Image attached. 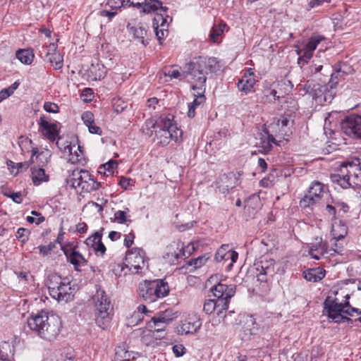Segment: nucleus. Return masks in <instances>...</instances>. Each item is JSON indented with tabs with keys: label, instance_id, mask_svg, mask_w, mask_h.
I'll return each mask as SVG.
<instances>
[{
	"label": "nucleus",
	"instance_id": "1",
	"mask_svg": "<svg viewBox=\"0 0 361 361\" xmlns=\"http://www.w3.org/2000/svg\"><path fill=\"white\" fill-rule=\"evenodd\" d=\"M186 78L190 77L192 82L191 88H205L207 75L208 73H216L220 70L219 61L214 57H199L192 61L185 64Z\"/></svg>",
	"mask_w": 361,
	"mask_h": 361
},
{
	"label": "nucleus",
	"instance_id": "2",
	"mask_svg": "<svg viewBox=\"0 0 361 361\" xmlns=\"http://www.w3.org/2000/svg\"><path fill=\"white\" fill-rule=\"evenodd\" d=\"M27 323L31 331L47 341L56 339L61 327L60 318L55 314L49 315L45 311L32 315Z\"/></svg>",
	"mask_w": 361,
	"mask_h": 361
},
{
	"label": "nucleus",
	"instance_id": "3",
	"mask_svg": "<svg viewBox=\"0 0 361 361\" xmlns=\"http://www.w3.org/2000/svg\"><path fill=\"white\" fill-rule=\"evenodd\" d=\"M135 2L141 3L135 7L142 8L145 13L157 12L153 19L152 25L156 37L161 44L165 36L168 34V27L171 21V18L166 14L168 8L162 6V3L159 0H134Z\"/></svg>",
	"mask_w": 361,
	"mask_h": 361
},
{
	"label": "nucleus",
	"instance_id": "4",
	"mask_svg": "<svg viewBox=\"0 0 361 361\" xmlns=\"http://www.w3.org/2000/svg\"><path fill=\"white\" fill-rule=\"evenodd\" d=\"M212 292L216 299H209L204 302L203 310L207 314L216 312L218 316L227 310L230 300L235 293V285H226L222 283L214 286Z\"/></svg>",
	"mask_w": 361,
	"mask_h": 361
},
{
	"label": "nucleus",
	"instance_id": "5",
	"mask_svg": "<svg viewBox=\"0 0 361 361\" xmlns=\"http://www.w3.org/2000/svg\"><path fill=\"white\" fill-rule=\"evenodd\" d=\"M152 127L154 129L160 143L164 145L168 144L170 140L177 141L182 135L181 130L173 123V117L170 114L164 117L161 116Z\"/></svg>",
	"mask_w": 361,
	"mask_h": 361
},
{
	"label": "nucleus",
	"instance_id": "6",
	"mask_svg": "<svg viewBox=\"0 0 361 361\" xmlns=\"http://www.w3.org/2000/svg\"><path fill=\"white\" fill-rule=\"evenodd\" d=\"M169 292L168 283L163 280L144 281L138 286V295L147 303L163 298Z\"/></svg>",
	"mask_w": 361,
	"mask_h": 361
},
{
	"label": "nucleus",
	"instance_id": "7",
	"mask_svg": "<svg viewBox=\"0 0 361 361\" xmlns=\"http://www.w3.org/2000/svg\"><path fill=\"white\" fill-rule=\"evenodd\" d=\"M94 319L98 326L106 329L110 324L111 301L104 290H97L93 297Z\"/></svg>",
	"mask_w": 361,
	"mask_h": 361
},
{
	"label": "nucleus",
	"instance_id": "8",
	"mask_svg": "<svg viewBox=\"0 0 361 361\" xmlns=\"http://www.w3.org/2000/svg\"><path fill=\"white\" fill-rule=\"evenodd\" d=\"M49 295L59 302H66L73 296L74 288L69 281H65L60 276L49 277L47 283Z\"/></svg>",
	"mask_w": 361,
	"mask_h": 361
},
{
	"label": "nucleus",
	"instance_id": "9",
	"mask_svg": "<svg viewBox=\"0 0 361 361\" xmlns=\"http://www.w3.org/2000/svg\"><path fill=\"white\" fill-rule=\"evenodd\" d=\"M324 305L329 318L335 322L340 323L348 319V317L342 314L343 312L351 315L348 309L345 310L349 305L347 300L343 303L339 302L338 298L331 299L330 297H327Z\"/></svg>",
	"mask_w": 361,
	"mask_h": 361
},
{
	"label": "nucleus",
	"instance_id": "10",
	"mask_svg": "<svg viewBox=\"0 0 361 361\" xmlns=\"http://www.w3.org/2000/svg\"><path fill=\"white\" fill-rule=\"evenodd\" d=\"M73 175L72 185L75 189L80 190V192H91L100 186L101 183L86 170L74 171Z\"/></svg>",
	"mask_w": 361,
	"mask_h": 361
},
{
	"label": "nucleus",
	"instance_id": "11",
	"mask_svg": "<svg viewBox=\"0 0 361 361\" xmlns=\"http://www.w3.org/2000/svg\"><path fill=\"white\" fill-rule=\"evenodd\" d=\"M126 265L132 274H138L145 266V252L141 248H133L126 255Z\"/></svg>",
	"mask_w": 361,
	"mask_h": 361
},
{
	"label": "nucleus",
	"instance_id": "12",
	"mask_svg": "<svg viewBox=\"0 0 361 361\" xmlns=\"http://www.w3.org/2000/svg\"><path fill=\"white\" fill-rule=\"evenodd\" d=\"M293 126V120L288 115H283L280 118L274 120L271 123L268 129L276 137H280L286 139L292 134V127Z\"/></svg>",
	"mask_w": 361,
	"mask_h": 361
},
{
	"label": "nucleus",
	"instance_id": "13",
	"mask_svg": "<svg viewBox=\"0 0 361 361\" xmlns=\"http://www.w3.org/2000/svg\"><path fill=\"white\" fill-rule=\"evenodd\" d=\"M202 326L200 316L195 313H189L176 327V331L179 335H188L196 334Z\"/></svg>",
	"mask_w": 361,
	"mask_h": 361
},
{
	"label": "nucleus",
	"instance_id": "14",
	"mask_svg": "<svg viewBox=\"0 0 361 361\" xmlns=\"http://www.w3.org/2000/svg\"><path fill=\"white\" fill-rule=\"evenodd\" d=\"M341 130L353 138L361 139V115L350 114L341 123Z\"/></svg>",
	"mask_w": 361,
	"mask_h": 361
},
{
	"label": "nucleus",
	"instance_id": "15",
	"mask_svg": "<svg viewBox=\"0 0 361 361\" xmlns=\"http://www.w3.org/2000/svg\"><path fill=\"white\" fill-rule=\"evenodd\" d=\"M253 269L255 270L254 276L260 282H265L267 280L268 275L272 276L274 273V260L262 259L255 263Z\"/></svg>",
	"mask_w": 361,
	"mask_h": 361
},
{
	"label": "nucleus",
	"instance_id": "16",
	"mask_svg": "<svg viewBox=\"0 0 361 361\" xmlns=\"http://www.w3.org/2000/svg\"><path fill=\"white\" fill-rule=\"evenodd\" d=\"M325 39L326 38L323 35H317L312 36L303 48L297 50L299 60L307 62L312 56L313 52L317 49L318 44Z\"/></svg>",
	"mask_w": 361,
	"mask_h": 361
},
{
	"label": "nucleus",
	"instance_id": "17",
	"mask_svg": "<svg viewBox=\"0 0 361 361\" xmlns=\"http://www.w3.org/2000/svg\"><path fill=\"white\" fill-rule=\"evenodd\" d=\"M332 182L338 183L342 188L353 187L351 171L348 162H343L341 165L340 173L331 176Z\"/></svg>",
	"mask_w": 361,
	"mask_h": 361
},
{
	"label": "nucleus",
	"instance_id": "18",
	"mask_svg": "<svg viewBox=\"0 0 361 361\" xmlns=\"http://www.w3.org/2000/svg\"><path fill=\"white\" fill-rule=\"evenodd\" d=\"M44 51H46L45 58L56 69L59 70L63 67V57L57 50V45L55 43H51L49 46L42 47Z\"/></svg>",
	"mask_w": 361,
	"mask_h": 361
},
{
	"label": "nucleus",
	"instance_id": "19",
	"mask_svg": "<svg viewBox=\"0 0 361 361\" xmlns=\"http://www.w3.org/2000/svg\"><path fill=\"white\" fill-rule=\"evenodd\" d=\"M274 144L277 145L274 135L269 129L265 128L259 133L256 145L261 149L262 152L268 153Z\"/></svg>",
	"mask_w": 361,
	"mask_h": 361
},
{
	"label": "nucleus",
	"instance_id": "20",
	"mask_svg": "<svg viewBox=\"0 0 361 361\" xmlns=\"http://www.w3.org/2000/svg\"><path fill=\"white\" fill-rule=\"evenodd\" d=\"M255 83V73L252 68H249L238 80L237 87L240 92L247 94L252 91Z\"/></svg>",
	"mask_w": 361,
	"mask_h": 361
},
{
	"label": "nucleus",
	"instance_id": "21",
	"mask_svg": "<svg viewBox=\"0 0 361 361\" xmlns=\"http://www.w3.org/2000/svg\"><path fill=\"white\" fill-rule=\"evenodd\" d=\"M238 185V179L233 173H224L216 181V185L219 191L224 194L228 193L230 190Z\"/></svg>",
	"mask_w": 361,
	"mask_h": 361
},
{
	"label": "nucleus",
	"instance_id": "22",
	"mask_svg": "<svg viewBox=\"0 0 361 361\" xmlns=\"http://www.w3.org/2000/svg\"><path fill=\"white\" fill-rule=\"evenodd\" d=\"M51 157V152L48 149L33 147L32 149L31 161L37 164V167L44 168L49 163Z\"/></svg>",
	"mask_w": 361,
	"mask_h": 361
},
{
	"label": "nucleus",
	"instance_id": "23",
	"mask_svg": "<svg viewBox=\"0 0 361 361\" xmlns=\"http://www.w3.org/2000/svg\"><path fill=\"white\" fill-rule=\"evenodd\" d=\"M341 249H331L328 250L326 243L320 242L318 245H312L310 250V255L315 259H320L322 257H326L324 255L330 252V255H334L335 253L341 254Z\"/></svg>",
	"mask_w": 361,
	"mask_h": 361
},
{
	"label": "nucleus",
	"instance_id": "24",
	"mask_svg": "<svg viewBox=\"0 0 361 361\" xmlns=\"http://www.w3.org/2000/svg\"><path fill=\"white\" fill-rule=\"evenodd\" d=\"M39 130L51 142H54L58 135L56 123H49L44 116H41L39 121Z\"/></svg>",
	"mask_w": 361,
	"mask_h": 361
},
{
	"label": "nucleus",
	"instance_id": "25",
	"mask_svg": "<svg viewBox=\"0 0 361 361\" xmlns=\"http://www.w3.org/2000/svg\"><path fill=\"white\" fill-rule=\"evenodd\" d=\"M64 253L68 262L73 265L75 271H81L82 268L87 264V261L85 257L75 249L65 251Z\"/></svg>",
	"mask_w": 361,
	"mask_h": 361
},
{
	"label": "nucleus",
	"instance_id": "26",
	"mask_svg": "<svg viewBox=\"0 0 361 361\" xmlns=\"http://www.w3.org/2000/svg\"><path fill=\"white\" fill-rule=\"evenodd\" d=\"M238 254L237 252L229 250L228 245H223L216 251L214 259L217 262L222 261L227 262L229 260H232L233 262H235L238 259Z\"/></svg>",
	"mask_w": 361,
	"mask_h": 361
},
{
	"label": "nucleus",
	"instance_id": "27",
	"mask_svg": "<svg viewBox=\"0 0 361 361\" xmlns=\"http://www.w3.org/2000/svg\"><path fill=\"white\" fill-rule=\"evenodd\" d=\"M64 152L68 154V160L72 164L82 163L84 160L83 154L80 145H68L64 147Z\"/></svg>",
	"mask_w": 361,
	"mask_h": 361
},
{
	"label": "nucleus",
	"instance_id": "28",
	"mask_svg": "<svg viewBox=\"0 0 361 361\" xmlns=\"http://www.w3.org/2000/svg\"><path fill=\"white\" fill-rule=\"evenodd\" d=\"M31 178L34 185L39 186L43 183H47L49 180V176L46 173L44 168L33 166L30 169Z\"/></svg>",
	"mask_w": 361,
	"mask_h": 361
},
{
	"label": "nucleus",
	"instance_id": "29",
	"mask_svg": "<svg viewBox=\"0 0 361 361\" xmlns=\"http://www.w3.org/2000/svg\"><path fill=\"white\" fill-rule=\"evenodd\" d=\"M351 171L353 187H361V166L359 159L348 161Z\"/></svg>",
	"mask_w": 361,
	"mask_h": 361
},
{
	"label": "nucleus",
	"instance_id": "30",
	"mask_svg": "<svg viewBox=\"0 0 361 361\" xmlns=\"http://www.w3.org/2000/svg\"><path fill=\"white\" fill-rule=\"evenodd\" d=\"M102 234L100 232L94 233L87 240L88 244L92 243V247L97 254L104 255L106 252V247L102 242Z\"/></svg>",
	"mask_w": 361,
	"mask_h": 361
},
{
	"label": "nucleus",
	"instance_id": "31",
	"mask_svg": "<svg viewBox=\"0 0 361 361\" xmlns=\"http://www.w3.org/2000/svg\"><path fill=\"white\" fill-rule=\"evenodd\" d=\"M306 86L307 88V92L312 96V98L316 100L319 99V102H322V97L326 91L327 87L318 83L313 84L312 86L311 84H308Z\"/></svg>",
	"mask_w": 361,
	"mask_h": 361
},
{
	"label": "nucleus",
	"instance_id": "32",
	"mask_svg": "<svg viewBox=\"0 0 361 361\" xmlns=\"http://www.w3.org/2000/svg\"><path fill=\"white\" fill-rule=\"evenodd\" d=\"M165 76H168L170 79H178L183 80L186 78L185 69L183 72L180 71V68L177 66L165 68L163 71Z\"/></svg>",
	"mask_w": 361,
	"mask_h": 361
},
{
	"label": "nucleus",
	"instance_id": "33",
	"mask_svg": "<svg viewBox=\"0 0 361 361\" xmlns=\"http://www.w3.org/2000/svg\"><path fill=\"white\" fill-rule=\"evenodd\" d=\"M130 30L135 39L145 46L147 45V43L145 42V37L147 36V31L144 25H137L133 26Z\"/></svg>",
	"mask_w": 361,
	"mask_h": 361
},
{
	"label": "nucleus",
	"instance_id": "34",
	"mask_svg": "<svg viewBox=\"0 0 361 361\" xmlns=\"http://www.w3.org/2000/svg\"><path fill=\"white\" fill-rule=\"evenodd\" d=\"M167 325V324L160 321V319H157V317H153L151 319V322L149 323V327L151 329V331H152L154 334H160L159 335V337L160 338L164 337V331Z\"/></svg>",
	"mask_w": 361,
	"mask_h": 361
},
{
	"label": "nucleus",
	"instance_id": "35",
	"mask_svg": "<svg viewBox=\"0 0 361 361\" xmlns=\"http://www.w3.org/2000/svg\"><path fill=\"white\" fill-rule=\"evenodd\" d=\"M141 3L135 2L134 0H107L106 5L112 10H117L123 6H139Z\"/></svg>",
	"mask_w": 361,
	"mask_h": 361
},
{
	"label": "nucleus",
	"instance_id": "36",
	"mask_svg": "<svg viewBox=\"0 0 361 361\" xmlns=\"http://www.w3.org/2000/svg\"><path fill=\"white\" fill-rule=\"evenodd\" d=\"M34 56L31 49H20L16 51L17 59L24 64H30L33 61Z\"/></svg>",
	"mask_w": 361,
	"mask_h": 361
},
{
	"label": "nucleus",
	"instance_id": "37",
	"mask_svg": "<svg viewBox=\"0 0 361 361\" xmlns=\"http://www.w3.org/2000/svg\"><path fill=\"white\" fill-rule=\"evenodd\" d=\"M156 317H157V319L169 324L178 317V312H174L172 309H166L165 311L159 312Z\"/></svg>",
	"mask_w": 361,
	"mask_h": 361
},
{
	"label": "nucleus",
	"instance_id": "38",
	"mask_svg": "<svg viewBox=\"0 0 361 361\" xmlns=\"http://www.w3.org/2000/svg\"><path fill=\"white\" fill-rule=\"evenodd\" d=\"M276 93L275 90L270 88L265 89L259 99V102L264 104L274 102L276 99L279 98V96H276Z\"/></svg>",
	"mask_w": 361,
	"mask_h": 361
},
{
	"label": "nucleus",
	"instance_id": "39",
	"mask_svg": "<svg viewBox=\"0 0 361 361\" xmlns=\"http://www.w3.org/2000/svg\"><path fill=\"white\" fill-rule=\"evenodd\" d=\"M118 163L116 161H109L99 166L98 173L106 176H111L113 174V170L116 169Z\"/></svg>",
	"mask_w": 361,
	"mask_h": 361
},
{
	"label": "nucleus",
	"instance_id": "40",
	"mask_svg": "<svg viewBox=\"0 0 361 361\" xmlns=\"http://www.w3.org/2000/svg\"><path fill=\"white\" fill-rule=\"evenodd\" d=\"M226 27L225 23H220L219 25H214L209 33L210 40L213 42H219V37L224 32V28Z\"/></svg>",
	"mask_w": 361,
	"mask_h": 361
},
{
	"label": "nucleus",
	"instance_id": "41",
	"mask_svg": "<svg viewBox=\"0 0 361 361\" xmlns=\"http://www.w3.org/2000/svg\"><path fill=\"white\" fill-rule=\"evenodd\" d=\"M307 193L319 200L323 193V185L318 181L312 183Z\"/></svg>",
	"mask_w": 361,
	"mask_h": 361
},
{
	"label": "nucleus",
	"instance_id": "42",
	"mask_svg": "<svg viewBox=\"0 0 361 361\" xmlns=\"http://www.w3.org/2000/svg\"><path fill=\"white\" fill-rule=\"evenodd\" d=\"M317 274L318 271L314 269L307 270L303 273L305 279L308 281L312 282H317L324 276V274L322 272L319 273L320 275H317Z\"/></svg>",
	"mask_w": 361,
	"mask_h": 361
},
{
	"label": "nucleus",
	"instance_id": "43",
	"mask_svg": "<svg viewBox=\"0 0 361 361\" xmlns=\"http://www.w3.org/2000/svg\"><path fill=\"white\" fill-rule=\"evenodd\" d=\"M332 233L334 238L338 240L343 238L347 234V228L345 225H338L332 226Z\"/></svg>",
	"mask_w": 361,
	"mask_h": 361
},
{
	"label": "nucleus",
	"instance_id": "44",
	"mask_svg": "<svg viewBox=\"0 0 361 361\" xmlns=\"http://www.w3.org/2000/svg\"><path fill=\"white\" fill-rule=\"evenodd\" d=\"M196 90L197 91V94H195V99L190 104V106H193L195 108L205 102V97L204 95L205 88L196 89Z\"/></svg>",
	"mask_w": 361,
	"mask_h": 361
},
{
	"label": "nucleus",
	"instance_id": "45",
	"mask_svg": "<svg viewBox=\"0 0 361 361\" xmlns=\"http://www.w3.org/2000/svg\"><path fill=\"white\" fill-rule=\"evenodd\" d=\"M318 201L319 200H317L315 197H314L309 193H307L304 196V197L300 201V206L302 208H307L314 204Z\"/></svg>",
	"mask_w": 361,
	"mask_h": 361
},
{
	"label": "nucleus",
	"instance_id": "46",
	"mask_svg": "<svg viewBox=\"0 0 361 361\" xmlns=\"http://www.w3.org/2000/svg\"><path fill=\"white\" fill-rule=\"evenodd\" d=\"M260 245L262 246L261 252L264 253L268 252L269 251H271L272 249L275 247L274 240L268 238H262Z\"/></svg>",
	"mask_w": 361,
	"mask_h": 361
},
{
	"label": "nucleus",
	"instance_id": "47",
	"mask_svg": "<svg viewBox=\"0 0 361 361\" xmlns=\"http://www.w3.org/2000/svg\"><path fill=\"white\" fill-rule=\"evenodd\" d=\"M30 231L25 228H19L16 232V238L22 243H25L28 240Z\"/></svg>",
	"mask_w": 361,
	"mask_h": 361
},
{
	"label": "nucleus",
	"instance_id": "48",
	"mask_svg": "<svg viewBox=\"0 0 361 361\" xmlns=\"http://www.w3.org/2000/svg\"><path fill=\"white\" fill-rule=\"evenodd\" d=\"M207 259L208 258L205 257V256H201L194 259H192L190 262V264L193 265L196 269L200 268L206 263Z\"/></svg>",
	"mask_w": 361,
	"mask_h": 361
},
{
	"label": "nucleus",
	"instance_id": "49",
	"mask_svg": "<svg viewBox=\"0 0 361 361\" xmlns=\"http://www.w3.org/2000/svg\"><path fill=\"white\" fill-rule=\"evenodd\" d=\"M44 109L49 113H57L59 111V107L57 104L52 102H45L44 104Z\"/></svg>",
	"mask_w": 361,
	"mask_h": 361
},
{
	"label": "nucleus",
	"instance_id": "50",
	"mask_svg": "<svg viewBox=\"0 0 361 361\" xmlns=\"http://www.w3.org/2000/svg\"><path fill=\"white\" fill-rule=\"evenodd\" d=\"M82 120L87 126L94 123V115L90 111H85L82 115Z\"/></svg>",
	"mask_w": 361,
	"mask_h": 361
},
{
	"label": "nucleus",
	"instance_id": "51",
	"mask_svg": "<svg viewBox=\"0 0 361 361\" xmlns=\"http://www.w3.org/2000/svg\"><path fill=\"white\" fill-rule=\"evenodd\" d=\"M331 0H310L307 9L310 10L313 8L322 6L324 3H329Z\"/></svg>",
	"mask_w": 361,
	"mask_h": 361
},
{
	"label": "nucleus",
	"instance_id": "52",
	"mask_svg": "<svg viewBox=\"0 0 361 361\" xmlns=\"http://www.w3.org/2000/svg\"><path fill=\"white\" fill-rule=\"evenodd\" d=\"M114 219L119 224H123L126 221V212L121 210H118L114 214Z\"/></svg>",
	"mask_w": 361,
	"mask_h": 361
},
{
	"label": "nucleus",
	"instance_id": "53",
	"mask_svg": "<svg viewBox=\"0 0 361 361\" xmlns=\"http://www.w3.org/2000/svg\"><path fill=\"white\" fill-rule=\"evenodd\" d=\"M341 73L340 71H336L331 75V78L329 81V85L331 88H333L336 86L338 81V77H340Z\"/></svg>",
	"mask_w": 361,
	"mask_h": 361
},
{
	"label": "nucleus",
	"instance_id": "54",
	"mask_svg": "<svg viewBox=\"0 0 361 361\" xmlns=\"http://www.w3.org/2000/svg\"><path fill=\"white\" fill-rule=\"evenodd\" d=\"M172 349L176 357H180L185 354V348L183 345H175Z\"/></svg>",
	"mask_w": 361,
	"mask_h": 361
},
{
	"label": "nucleus",
	"instance_id": "55",
	"mask_svg": "<svg viewBox=\"0 0 361 361\" xmlns=\"http://www.w3.org/2000/svg\"><path fill=\"white\" fill-rule=\"evenodd\" d=\"M150 312L147 310V307L144 305H140L137 307V312H134L133 317L137 318L139 321H141L142 318H140V314L143 313Z\"/></svg>",
	"mask_w": 361,
	"mask_h": 361
},
{
	"label": "nucleus",
	"instance_id": "56",
	"mask_svg": "<svg viewBox=\"0 0 361 361\" xmlns=\"http://www.w3.org/2000/svg\"><path fill=\"white\" fill-rule=\"evenodd\" d=\"M13 93V88H5L0 92V102Z\"/></svg>",
	"mask_w": 361,
	"mask_h": 361
},
{
	"label": "nucleus",
	"instance_id": "57",
	"mask_svg": "<svg viewBox=\"0 0 361 361\" xmlns=\"http://www.w3.org/2000/svg\"><path fill=\"white\" fill-rule=\"evenodd\" d=\"M87 127L88 128V130L90 131V133H92V134H97V135H101L102 134V130L99 127L97 126L95 124H94V122L87 126Z\"/></svg>",
	"mask_w": 361,
	"mask_h": 361
},
{
	"label": "nucleus",
	"instance_id": "58",
	"mask_svg": "<svg viewBox=\"0 0 361 361\" xmlns=\"http://www.w3.org/2000/svg\"><path fill=\"white\" fill-rule=\"evenodd\" d=\"M16 203L20 204L23 201L22 195L20 192H13L8 195Z\"/></svg>",
	"mask_w": 361,
	"mask_h": 361
},
{
	"label": "nucleus",
	"instance_id": "59",
	"mask_svg": "<svg viewBox=\"0 0 361 361\" xmlns=\"http://www.w3.org/2000/svg\"><path fill=\"white\" fill-rule=\"evenodd\" d=\"M135 235L133 233H129L128 235H126L124 239V245L127 247H130L133 243L134 240Z\"/></svg>",
	"mask_w": 361,
	"mask_h": 361
},
{
	"label": "nucleus",
	"instance_id": "60",
	"mask_svg": "<svg viewBox=\"0 0 361 361\" xmlns=\"http://www.w3.org/2000/svg\"><path fill=\"white\" fill-rule=\"evenodd\" d=\"M45 220L44 217V216H40L37 219L33 217V216H27V221L30 223V224H36L37 225H39L41 223H42Z\"/></svg>",
	"mask_w": 361,
	"mask_h": 361
},
{
	"label": "nucleus",
	"instance_id": "61",
	"mask_svg": "<svg viewBox=\"0 0 361 361\" xmlns=\"http://www.w3.org/2000/svg\"><path fill=\"white\" fill-rule=\"evenodd\" d=\"M39 252L42 255H47L50 253L51 250V247L50 245L46 246V245H40L39 247Z\"/></svg>",
	"mask_w": 361,
	"mask_h": 361
},
{
	"label": "nucleus",
	"instance_id": "62",
	"mask_svg": "<svg viewBox=\"0 0 361 361\" xmlns=\"http://www.w3.org/2000/svg\"><path fill=\"white\" fill-rule=\"evenodd\" d=\"M119 185L124 189H127L130 185V179L127 178H121Z\"/></svg>",
	"mask_w": 361,
	"mask_h": 361
},
{
	"label": "nucleus",
	"instance_id": "63",
	"mask_svg": "<svg viewBox=\"0 0 361 361\" xmlns=\"http://www.w3.org/2000/svg\"><path fill=\"white\" fill-rule=\"evenodd\" d=\"M121 237V233L117 231H111L109 234V238L111 241H114Z\"/></svg>",
	"mask_w": 361,
	"mask_h": 361
},
{
	"label": "nucleus",
	"instance_id": "64",
	"mask_svg": "<svg viewBox=\"0 0 361 361\" xmlns=\"http://www.w3.org/2000/svg\"><path fill=\"white\" fill-rule=\"evenodd\" d=\"M257 163H258V166L261 168L262 171L264 172L267 168V162L265 161V160L262 158H259L258 159Z\"/></svg>",
	"mask_w": 361,
	"mask_h": 361
}]
</instances>
